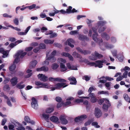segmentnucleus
Wrapping results in <instances>:
<instances>
[{
    "instance_id": "25",
    "label": "nucleus",
    "mask_w": 130,
    "mask_h": 130,
    "mask_svg": "<svg viewBox=\"0 0 130 130\" xmlns=\"http://www.w3.org/2000/svg\"><path fill=\"white\" fill-rule=\"evenodd\" d=\"M3 89L5 91H9L10 89V87L8 84L5 85L3 87Z\"/></svg>"
},
{
    "instance_id": "38",
    "label": "nucleus",
    "mask_w": 130,
    "mask_h": 130,
    "mask_svg": "<svg viewBox=\"0 0 130 130\" xmlns=\"http://www.w3.org/2000/svg\"><path fill=\"white\" fill-rule=\"evenodd\" d=\"M92 121V120H88L87 122H86L85 123V126H86L90 125Z\"/></svg>"
},
{
    "instance_id": "9",
    "label": "nucleus",
    "mask_w": 130,
    "mask_h": 130,
    "mask_svg": "<svg viewBox=\"0 0 130 130\" xmlns=\"http://www.w3.org/2000/svg\"><path fill=\"white\" fill-rule=\"evenodd\" d=\"M38 79L41 81H45L48 80L47 77L42 74H39L37 75Z\"/></svg>"
},
{
    "instance_id": "47",
    "label": "nucleus",
    "mask_w": 130,
    "mask_h": 130,
    "mask_svg": "<svg viewBox=\"0 0 130 130\" xmlns=\"http://www.w3.org/2000/svg\"><path fill=\"white\" fill-rule=\"evenodd\" d=\"M56 101L58 102H61L62 99L59 96H57L55 98Z\"/></svg>"
},
{
    "instance_id": "3",
    "label": "nucleus",
    "mask_w": 130,
    "mask_h": 130,
    "mask_svg": "<svg viewBox=\"0 0 130 130\" xmlns=\"http://www.w3.org/2000/svg\"><path fill=\"white\" fill-rule=\"evenodd\" d=\"M48 79L49 81L52 82L57 81L60 82V83H66L67 80L61 78L60 77H57L54 78L53 77H50L48 78Z\"/></svg>"
},
{
    "instance_id": "49",
    "label": "nucleus",
    "mask_w": 130,
    "mask_h": 130,
    "mask_svg": "<svg viewBox=\"0 0 130 130\" xmlns=\"http://www.w3.org/2000/svg\"><path fill=\"white\" fill-rule=\"evenodd\" d=\"M3 16L5 18H11L12 17V16L6 13H4L3 15Z\"/></svg>"
},
{
    "instance_id": "42",
    "label": "nucleus",
    "mask_w": 130,
    "mask_h": 130,
    "mask_svg": "<svg viewBox=\"0 0 130 130\" xmlns=\"http://www.w3.org/2000/svg\"><path fill=\"white\" fill-rule=\"evenodd\" d=\"M42 71L44 72H46L48 71V67L46 66H42Z\"/></svg>"
},
{
    "instance_id": "55",
    "label": "nucleus",
    "mask_w": 130,
    "mask_h": 130,
    "mask_svg": "<svg viewBox=\"0 0 130 130\" xmlns=\"http://www.w3.org/2000/svg\"><path fill=\"white\" fill-rule=\"evenodd\" d=\"M7 121V119L6 118L3 119L2 121L1 125L4 126Z\"/></svg>"
},
{
    "instance_id": "45",
    "label": "nucleus",
    "mask_w": 130,
    "mask_h": 130,
    "mask_svg": "<svg viewBox=\"0 0 130 130\" xmlns=\"http://www.w3.org/2000/svg\"><path fill=\"white\" fill-rule=\"evenodd\" d=\"M77 31V30H72L71 31L70 33V34L71 35H74L75 34H78Z\"/></svg>"
},
{
    "instance_id": "63",
    "label": "nucleus",
    "mask_w": 130,
    "mask_h": 130,
    "mask_svg": "<svg viewBox=\"0 0 130 130\" xmlns=\"http://www.w3.org/2000/svg\"><path fill=\"white\" fill-rule=\"evenodd\" d=\"M14 23L15 25H18L19 24V21L18 19L17 18H15L14 20Z\"/></svg>"
},
{
    "instance_id": "27",
    "label": "nucleus",
    "mask_w": 130,
    "mask_h": 130,
    "mask_svg": "<svg viewBox=\"0 0 130 130\" xmlns=\"http://www.w3.org/2000/svg\"><path fill=\"white\" fill-rule=\"evenodd\" d=\"M106 26H101L99 29L98 32L99 33H101L102 32L104 31L106 29Z\"/></svg>"
},
{
    "instance_id": "53",
    "label": "nucleus",
    "mask_w": 130,
    "mask_h": 130,
    "mask_svg": "<svg viewBox=\"0 0 130 130\" xmlns=\"http://www.w3.org/2000/svg\"><path fill=\"white\" fill-rule=\"evenodd\" d=\"M48 84L47 83H42L41 86H40L39 87L40 88L43 87L46 88Z\"/></svg>"
},
{
    "instance_id": "40",
    "label": "nucleus",
    "mask_w": 130,
    "mask_h": 130,
    "mask_svg": "<svg viewBox=\"0 0 130 130\" xmlns=\"http://www.w3.org/2000/svg\"><path fill=\"white\" fill-rule=\"evenodd\" d=\"M96 98L94 96L91 97V101L93 103L95 102L96 101Z\"/></svg>"
},
{
    "instance_id": "29",
    "label": "nucleus",
    "mask_w": 130,
    "mask_h": 130,
    "mask_svg": "<svg viewBox=\"0 0 130 130\" xmlns=\"http://www.w3.org/2000/svg\"><path fill=\"white\" fill-rule=\"evenodd\" d=\"M73 55L75 57L79 58L81 57L80 55L75 52H73Z\"/></svg>"
},
{
    "instance_id": "15",
    "label": "nucleus",
    "mask_w": 130,
    "mask_h": 130,
    "mask_svg": "<svg viewBox=\"0 0 130 130\" xmlns=\"http://www.w3.org/2000/svg\"><path fill=\"white\" fill-rule=\"evenodd\" d=\"M68 80L71 82L70 84L71 85H76V84L77 81L76 79L74 77H70L68 78Z\"/></svg>"
},
{
    "instance_id": "56",
    "label": "nucleus",
    "mask_w": 130,
    "mask_h": 130,
    "mask_svg": "<svg viewBox=\"0 0 130 130\" xmlns=\"http://www.w3.org/2000/svg\"><path fill=\"white\" fill-rule=\"evenodd\" d=\"M71 102L70 101H67L65 103H63V106H68L70 104Z\"/></svg>"
},
{
    "instance_id": "11",
    "label": "nucleus",
    "mask_w": 130,
    "mask_h": 130,
    "mask_svg": "<svg viewBox=\"0 0 130 130\" xmlns=\"http://www.w3.org/2000/svg\"><path fill=\"white\" fill-rule=\"evenodd\" d=\"M59 120L62 124H66L68 123V121L65 118L64 116L61 115L59 117Z\"/></svg>"
},
{
    "instance_id": "4",
    "label": "nucleus",
    "mask_w": 130,
    "mask_h": 130,
    "mask_svg": "<svg viewBox=\"0 0 130 130\" xmlns=\"http://www.w3.org/2000/svg\"><path fill=\"white\" fill-rule=\"evenodd\" d=\"M31 105L32 107L34 109H37L38 108L37 101L34 97L32 98Z\"/></svg>"
},
{
    "instance_id": "46",
    "label": "nucleus",
    "mask_w": 130,
    "mask_h": 130,
    "mask_svg": "<svg viewBox=\"0 0 130 130\" xmlns=\"http://www.w3.org/2000/svg\"><path fill=\"white\" fill-rule=\"evenodd\" d=\"M62 105L63 106V102H62L61 103H60L59 102L58 103L57 105V108H59L61 107Z\"/></svg>"
},
{
    "instance_id": "18",
    "label": "nucleus",
    "mask_w": 130,
    "mask_h": 130,
    "mask_svg": "<svg viewBox=\"0 0 130 130\" xmlns=\"http://www.w3.org/2000/svg\"><path fill=\"white\" fill-rule=\"evenodd\" d=\"M106 23V22L105 21H99L97 22V25L98 27H100L101 26H103Z\"/></svg>"
},
{
    "instance_id": "1",
    "label": "nucleus",
    "mask_w": 130,
    "mask_h": 130,
    "mask_svg": "<svg viewBox=\"0 0 130 130\" xmlns=\"http://www.w3.org/2000/svg\"><path fill=\"white\" fill-rule=\"evenodd\" d=\"M98 28L96 27H93L92 28V29L94 34H93L92 38L97 43L100 45H101L103 43V40L102 39L100 38H98V34L97 32V30Z\"/></svg>"
},
{
    "instance_id": "7",
    "label": "nucleus",
    "mask_w": 130,
    "mask_h": 130,
    "mask_svg": "<svg viewBox=\"0 0 130 130\" xmlns=\"http://www.w3.org/2000/svg\"><path fill=\"white\" fill-rule=\"evenodd\" d=\"M105 61L106 60L105 59H103L102 60H98L96 61L95 63H97V64H96L95 67H98L100 68H102L103 67V63L105 62Z\"/></svg>"
},
{
    "instance_id": "21",
    "label": "nucleus",
    "mask_w": 130,
    "mask_h": 130,
    "mask_svg": "<svg viewBox=\"0 0 130 130\" xmlns=\"http://www.w3.org/2000/svg\"><path fill=\"white\" fill-rule=\"evenodd\" d=\"M50 120L53 122L56 123L58 121L59 119L57 117L53 116L50 117Z\"/></svg>"
},
{
    "instance_id": "41",
    "label": "nucleus",
    "mask_w": 130,
    "mask_h": 130,
    "mask_svg": "<svg viewBox=\"0 0 130 130\" xmlns=\"http://www.w3.org/2000/svg\"><path fill=\"white\" fill-rule=\"evenodd\" d=\"M113 56L114 57H117V51L116 50H114L111 52Z\"/></svg>"
},
{
    "instance_id": "28",
    "label": "nucleus",
    "mask_w": 130,
    "mask_h": 130,
    "mask_svg": "<svg viewBox=\"0 0 130 130\" xmlns=\"http://www.w3.org/2000/svg\"><path fill=\"white\" fill-rule=\"evenodd\" d=\"M54 110V108L53 107L49 108L46 110V113H50L52 112Z\"/></svg>"
},
{
    "instance_id": "51",
    "label": "nucleus",
    "mask_w": 130,
    "mask_h": 130,
    "mask_svg": "<svg viewBox=\"0 0 130 130\" xmlns=\"http://www.w3.org/2000/svg\"><path fill=\"white\" fill-rule=\"evenodd\" d=\"M57 36V34L55 33L52 32V33L50 34V38H53L55 37H56Z\"/></svg>"
},
{
    "instance_id": "12",
    "label": "nucleus",
    "mask_w": 130,
    "mask_h": 130,
    "mask_svg": "<svg viewBox=\"0 0 130 130\" xmlns=\"http://www.w3.org/2000/svg\"><path fill=\"white\" fill-rule=\"evenodd\" d=\"M74 42V41L72 39H69L66 41L65 43V44L66 45L68 44L69 46L72 48H73L74 47V45L72 44Z\"/></svg>"
},
{
    "instance_id": "16",
    "label": "nucleus",
    "mask_w": 130,
    "mask_h": 130,
    "mask_svg": "<svg viewBox=\"0 0 130 130\" xmlns=\"http://www.w3.org/2000/svg\"><path fill=\"white\" fill-rule=\"evenodd\" d=\"M25 121L28 123H30L32 124H34L35 123V122L33 121H31L28 116H26L24 118Z\"/></svg>"
},
{
    "instance_id": "33",
    "label": "nucleus",
    "mask_w": 130,
    "mask_h": 130,
    "mask_svg": "<svg viewBox=\"0 0 130 130\" xmlns=\"http://www.w3.org/2000/svg\"><path fill=\"white\" fill-rule=\"evenodd\" d=\"M25 85H21L20 84H18L17 86V87L20 89H22L24 87Z\"/></svg>"
},
{
    "instance_id": "6",
    "label": "nucleus",
    "mask_w": 130,
    "mask_h": 130,
    "mask_svg": "<svg viewBox=\"0 0 130 130\" xmlns=\"http://www.w3.org/2000/svg\"><path fill=\"white\" fill-rule=\"evenodd\" d=\"M76 49L78 51L82 54L84 55H87L91 53V52L89 50H83L80 47H77L76 48Z\"/></svg>"
},
{
    "instance_id": "8",
    "label": "nucleus",
    "mask_w": 130,
    "mask_h": 130,
    "mask_svg": "<svg viewBox=\"0 0 130 130\" xmlns=\"http://www.w3.org/2000/svg\"><path fill=\"white\" fill-rule=\"evenodd\" d=\"M94 115L97 118L101 117L102 115V113L101 110L98 108H95L94 111Z\"/></svg>"
},
{
    "instance_id": "23",
    "label": "nucleus",
    "mask_w": 130,
    "mask_h": 130,
    "mask_svg": "<svg viewBox=\"0 0 130 130\" xmlns=\"http://www.w3.org/2000/svg\"><path fill=\"white\" fill-rule=\"evenodd\" d=\"M44 42L46 44H52L54 43V40H50L46 39L44 40Z\"/></svg>"
},
{
    "instance_id": "10",
    "label": "nucleus",
    "mask_w": 130,
    "mask_h": 130,
    "mask_svg": "<svg viewBox=\"0 0 130 130\" xmlns=\"http://www.w3.org/2000/svg\"><path fill=\"white\" fill-rule=\"evenodd\" d=\"M48 54H46V58L47 60H49L51 62H54L56 61V58L54 56H50L49 57H48Z\"/></svg>"
},
{
    "instance_id": "52",
    "label": "nucleus",
    "mask_w": 130,
    "mask_h": 130,
    "mask_svg": "<svg viewBox=\"0 0 130 130\" xmlns=\"http://www.w3.org/2000/svg\"><path fill=\"white\" fill-rule=\"evenodd\" d=\"M124 97L125 100L127 102H128L130 99V98L127 94H126Z\"/></svg>"
},
{
    "instance_id": "2",
    "label": "nucleus",
    "mask_w": 130,
    "mask_h": 130,
    "mask_svg": "<svg viewBox=\"0 0 130 130\" xmlns=\"http://www.w3.org/2000/svg\"><path fill=\"white\" fill-rule=\"evenodd\" d=\"M68 85L66 83H58L55 85V87H53L52 85L48 84L46 88L51 89L50 90L53 91L56 89H60L61 88H64Z\"/></svg>"
},
{
    "instance_id": "48",
    "label": "nucleus",
    "mask_w": 130,
    "mask_h": 130,
    "mask_svg": "<svg viewBox=\"0 0 130 130\" xmlns=\"http://www.w3.org/2000/svg\"><path fill=\"white\" fill-rule=\"evenodd\" d=\"M40 16L41 18H44L46 17V15L44 13H41Z\"/></svg>"
},
{
    "instance_id": "5",
    "label": "nucleus",
    "mask_w": 130,
    "mask_h": 130,
    "mask_svg": "<svg viewBox=\"0 0 130 130\" xmlns=\"http://www.w3.org/2000/svg\"><path fill=\"white\" fill-rule=\"evenodd\" d=\"M87 117L86 115H83L75 118L74 119L75 121L76 122L82 121L86 119Z\"/></svg>"
},
{
    "instance_id": "37",
    "label": "nucleus",
    "mask_w": 130,
    "mask_h": 130,
    "mask_svg": "<svg viewBox=\"0 0 130 130\" xmlns=\"http://www.w3.org/2000/svg\"><path fill=\"white\" fill-rule=\"evenodd\" d=\"M102 108L104 110H107L108 108V105H106L105 104H103Z\"/></svg>"
},
{
    "instance_id": "20",
    "label": "nucleus",
    "mask_w": 130,
    "mask_h": 130,
    "mask_svg": "<svg viewBox=\"0 0 130 130\" xmlns=\"http://www.w3.org/2000/svg\"><path fill=\"white\" fill-rule=\"evenodd\" d=\"M60 71L61 72H64L66 71L67 68L66 67L64 64L62 63H60Z\"/></svg>"
},
{
    "instance_id": "44",
    "label": "nucleus",
    "mask_w": 130,
    "mask_h": 130,
    "mask_svg": "<svg viewBox=\"0 0 130 130\" xmlns=\"http://www.w3.org/2000/svg\"><path fill=\"white\" fill-rule=\"evenodd\" d=\"M9 27L13 29H14L17 31H21V29L20 28H17V27H14L13 26L11 25H10L9 26Z\"/></svg>"
},
{
    "instance_id": "13",
    "label": "nucleus",
    "mask_w": 130,
    "mask_h": 130,
    "mask_svg": "<svg viewBox=\"0 0 130 130\" xmlns=\"http://www.w3.org/2000/svg\"><path fill=\"white\" fill-rule=\"evenodd\" d=\"M18 78L16 77H12L10 80V82L12 86H15L18 83Z\"/></svg>"
},
{
    "instance_id": "32",
    "label": "nucleus",
    "mask_w": 130,
    "mask_h": 130,
    "mask_svg": "<svg viewBox=\"0 0 130 130\" xmlns=\"http://www.w3.org/2000/svg\"><path fill=\"white\" fill-rule=\"evenodd\" d=\"M39 47L40 49H45L46 48V45L44 43H41L39 46Z\"/></svg>"
},
{
    "instance_id": "61",
    "label": "nucleus",
    "mask_w": 130,
    "mask_h": 130,
    "mask_svg": "<svg viewBox=\"0 0 130 130\" xmlns=\"http://www.w3.org/2000/svg\"><path fill=\"white\" fill-rule=\"evenodd\" d=\"M128 74V72L127 71H125L123 74V75L122 76L123 78H126L127 77Z\"/></svg>"
},
{
    "instance_id": "31",
    "label": "nucleus",
    "mask_w": 130,
    "mask_h": 130,
    "mask_svg": "<svg viewBox=\"0 0 130 130\" xmlns=\"http://www.w3.org/2000/svg\"><path fill=\"white\" fill-rule=\"evenodd\" d=\"M98 123L96 122H92L91 124L92 126H95V127L96 128H99L100 127V125H98Z\"/></svg>"
},
{
    "instance_id": "64",
    "label": "nucleus",
    "mask_w": 130,
    "mask_h": 130,
    "mask_svg": "<svg viewBox=\"0 0 130 130\" xmlns=\"http://www.w3.org/2000/svg\"><path fill=\"white\" fill-rule=\"evenodd\" d=\"M70 70H77L78 69L76 66L73 65L71 66V68L70 69Z\"/></svg>"
},
{
    "instance_id": "35",
    "label": "nucleus",
    "mask_w": 130,
    "mask_h": 130,
    "mask_svg": "<svg viewBox=\"0 0 130 130\" xmlns=\"http://www.w3.org/2000/svg\"><path fill=\"white\" fill-rule=\"evenodd\" d=\"M98 94H107L108 95L109 94V93L108 91H99L98 93Z\"/></svg>"
},
{
    "instance_id": "50",
    "label": "nucleus",
    "mask_w": 130,
    "mask_h": 130,
    "mask_svg": "<svg viewBox=\"0 0 130 130\" xmlns=\"http://www.w3.org/2000/svg\"><path fill=\"white\" fill-rule=\"evenodd\" d=\"M58 60H59V62H60V63H62L63 64L65 63L66 62V60L63 58H60L58 59Z\"/></svg>"
},
{
    "instance_id": "34",
    "label": "nucleus",
    "mask_w": 130,
    "mask_h": 130,
    "mask_svg": "<svg viewBox=\"0 0 130 130\" xmlns=\"http://www.w3.org/2000/svg\"><path fill=\"white\" fill-rule=\"evenodd\" d=\"M72 9V7L71 6H69V8L66 9V13H71V10Z\"/></svg>"
},
{
    "instance_id": "43",
    "label": "nucleus",
    "mask_w": 130,
    "mask_h": 130,
    "mask_svg": "<svg viewBox=\"0 0 130 130\" xmlns=\"http://www.w3.org/2000/svg\"><path fill=\"white\" fill-rule=\"evenodd\" d=\"M33 47H29L25 48V51L27 52H28L31 51L33 48Z\"/></svg>"
},
{
    "instance_id": "14",
    "label": "nucleus",
    "mask_w": 130,
    "mask_h": 130,
    "mask_svg": "<svg viewBox=\"0 0 130 130\" xmlns=\"http://www.w3.org/2000/svg\"><path fill=\"white\" fill-rule=\"evenodd\" d=\"M78 39L82 41H88L89 39L88 38L83 35L80 34L79 35Z\"/></svg>"
},
{
    "instance_id": "60",
    "label": "nucleus",
    "mask_w": 130,
    "mask_h": 130,
    "mask_svg": "<svg viewBox=\"0 0 130 130\" xmlns=\"http://www.w3.org/2000/svg\"><path fill=\"white\" fill-rule=\"evenodd\" d=\"M88 64L90 66H94L96 65V63L94 62H88Z\"/></svg>"
},
{
    "instance_id": "26",
    "label": "nucleus",
    "mask_w": 130,
    "mask_h": 130,
    "mask_svg": "<svg viewBox=\"0 0 130 130\" xmlns=\"http://www.w3.org/2000/svg\"><path fill=\"white\" fill-rule=\"evenodd\" d=\"M59 66L56 63H55L52 64V68L53 70H56L57 69Z\"/></svg>"
},
{
    "instance_id": "19",
    "label": "nucleus",
    "mask_w": 130,
    "mask_h": 130,
    "mask_svg": "<svg viewBox=\"0 0 130 130\" xmlns=\"http://www.w3.org/2000/svg\"><path fill=\"white\" fill-rule=\"evenodd\" d=\"M37 61L35 60L32 61L30 63L29 67L30 69H32L35 67L37 63Z\"/></svg>"
},
{
    "instance_id": "54",
    "label": "nucleus",
    "mask_w": 130,
    "mask_h": 130,
    "mask_svg": "<svg viewBox=\"0 0 130 130\" xmlns=\"http://www.w3.org/2000/svg\"><path fill=\"white\" fill-rule=\"evenodd\" d=\"M123 78V76H120L117 78L116 79V81L118 82L120 81Z\"/></svg>"
},
{
    "instance_id": "17",
    "label": "nucleus",
    "mask_w": 130,
    "mask_h": 130,
    "mask_svg": "<svg viewBox=\"0 0 130 130\" xmlns=\"http://www.w3.org/2000/svg\"><path fill=\"white\" fill-rule=\"evenodd\" d=\"M18 56H20V57L22 58L27 54L26 52H23V51H19L17 53Z\"/></svg>"
},
{
    "instance_id": "58",
    "label": "nucleus",
    "mask_w": 130,
    "mask_h": 130,
    "mask_svg": "<svg viewBox=\"0 0 130 130\" xmlns=\"http://www.w3.org/2000/svg\"><path fill=\"white\" fill-rule=\"evenodd\" d=\"M54 45L55 46L58 47L60 48L62 47V45L61 44L58 43H54Z\"/></svg>"
},
{
    "instance_id": "36",
    "label": "nucleus",
    "mask_w": 130,
    "mask_h": 130,
    "mask_svg": "<svg viewBox=\"0 0 130 130\" xmlns=\"http://www.w3.org/2000/svg\"><path fill=\"white\" fill-rule=\"evenodd\" d=\"M35 4H33L30 6H27V8L29 10H31L34 8L35 7Z\"/></svg>"
},
{
    "instance_id": "22",
    "label": "nucleus",
    "mask_w": 130,
    "mask_h": 130,
    "mask_svg": "<svg viewBox=\"0 0 130 130\" xmlns=\"http://www.w3.org/2000/svg\"><path fill=\"white\" fill-rule=\"evenodd\" d=\"M101 36L103 38H104L107 40H108L110 39L109 36L106 32L102 33Z\"/></svg>"
},
{
    "instance_id": "59",
    "label": "nucleus",
    "mask_w": 130,
    "mask_h": 130,
    "mask_svg": "<svg viewBox=\"0 0 130 130\" xmlns=\"http://www.w3.org/2000/svg\"><path fill=\"white\" fill-rule=\"evenodd\" d=\"M75 102L77 103H79L80 102H83V100L82 99H76L75 101Z\"/></svg>"
},
{
    "instance_id": "62",
    "label": "nucleus",
    "mask_w": 130,
    "mask_h": 130,
    "mask_svg": "<svg viewBox=\"0 0 130 130\" xmlns=\"http://www.w3.org/2000/svg\"><path fill=\"white\" fill-rule=\"evenodd\" d=\"M40 50L39 47H38L34 49L33 51L35 53H37Z\"/></svg>"
},
{
    "instance_id": "39",
    "label": "nucleus",
    "mask_w": 130,
    "mask_h": 130,
    "mask_svg": "<svg viewBox=\"0 0 130 130\" xmlns=\"http://www.w3.org/2000/svg\"><path fill=\"white\" fill-rule=\"evenodd\" d=\"M83 79H85L86 81H88L90 79V78L87 75H85L83 77Z\"/></svg>"
},
{
    "instance_id": "57",
    "label": "nucleus",
    "mask_w": 130,
    "mask_h": 130,
    "mask_svg": "<svg viewBox=\"0 0 130 130\" xmlns=\"http://www.w3.org/2000/svg\"><path fill=\"white\" fill-rule=\"evenodd\" d=\"M61 54L62 56H64L66 57H68L70 54L67 53L63 52Z\"/></svg>"
},
{
    "instance_id": "24",
    "label": "nucleus",
    "mask_w": 130,
    "mask_h": 130,
    "mask_svg": "<svg viewBox=\"0 0 130 130\" xmlns=\"http://www.w3.org/2000/svg\"><path fill=\"white\" fill-rule=\"evenodd\" d=\"M15 56L16 57V58L14 61L13 63H17L20 61L19 56H18V55L16 53L15 55Z\"/></svg>"
},
{
    "instance_id": "30",
    "label": "nucleus",
    "mask_w": 130,
    "mask_h": 130,
    "mask_svg": "<svg viewBox=\"0 0 130 130\" xmlns=\"http://www.w3.org/2000/svg\"><path fill=\"white\" fill-rule=\"evenodd\" d=\"M16 67V66L15 64H13L9 67V70L11 71H14Z\"/></svg>"
}]
</instances>
